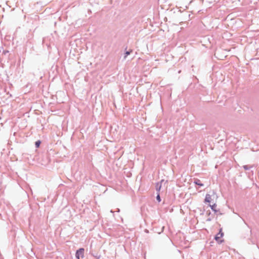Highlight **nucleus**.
<instances>
[{"mask_svg":"<svg viewBox=\"0 0 259 259\" xmlns=\"http://www.w3.org/2000/svg\"><path fill=\"white\" fill-rule=\"evenodd\" d=\"M163 181H161L160 183H157L156 185V190L159 192L161 189V183Z\"/></svg>","mask_w":259,"mask_h":259,"instance_id":"4","label":"nucleus"},{"mask_svg":"<svg viewBox=\"0 0 259 259\" xmlns=\"http://www.w3.org/2000/svg\"><path fill=\"white\" fill-rule=\"evenodd\" d=\"M156 199L157 200V201L158 202H160L161 201V199H160V195L158 193L157 195V197H156Z\"/></svg>","mask_w":259,"mask_h":259,"instance_id":"8","label":"nucleus"},{"mask_svg":"<svg viewBox=\"0 0 259 259\" xmlns=\"http://www.w3.org/2000/svg\"><path fill=\"white\" fill-rule=\"evenodd\" d=\"M211 208L214 211H217V209H216V207H217V205L215 203H213L212 205H209Z\"/></svg>","mask_w":259,"mask_h":259,"instance_id":"5","label":"nucleus"},{"mask_svg":"<svg viewBox=\"0 0 259 259\" xmlns=\"http://www.w3.org/2000/svg\"><path fill=\"white\" fill-rule=\"evenodd\" d=\"M218 197L216 193L212 192L211 194H207L205 196L204 200L205 202L210 203H213L217 200Z\"/></svg>","mask_w":259,"mask_h":259,"instance_id":"1","label":"nucleus"},{"mask_svg":"<svg viewBox=\"0 0 259 259\" xmlns=\"http://www.w3.org/2000/svg\"><path fill=\"white\" fill-rule=\"evenodd\" d=\"M194 183L199 186H203V184L201 182V181L199 179H196Z\"/></svg>","mask_w":259,"mask_h":259,"instance_id":"3","label":"nucleus"},{"mask_svg":"<svg viewBox=\"0 0 259 259\" xmlns=\"http://www.w3.org/2000/svg\"><path fill=\"white\" fill-rule=\"evenodd\" d=\"M40 144V141H37L35 142V146L37 148L39 147Z\"/></svg>","mask_w":259,"mask_h":259,"instance_id":"7","label":"nucleus"},{"mask_svg":"<svg viewBox=\"0 0 259 259\" xmlns=\"http://www.w3.org/2000/svg\"><path fill=\"white\" fill-rule=\"evenodd\" d=\"M131 52H132V50H131L130 51H126L125 53L124 58H126L127 56L130 54Z\"/></svg>","mask_w":259,"mask_h":259,"instance_id":"6","label":"nucleus"},{"mask_svg":"<svg viewBox=\"0 0 259 259\" xmlns=\"http://www.w3.org/2000/svg\"><path fill=\"white\" fill-rule=\"evenodd\" d=\"M224 236V233L222 232V229H220L219 233L215 236V240L219 243H222L224 240H221V238H222Z\"/></svg>","mask_w":259,"mask_h":259,"instance_id":"2","label":"nucleus"}]
</instances>
